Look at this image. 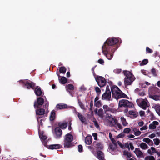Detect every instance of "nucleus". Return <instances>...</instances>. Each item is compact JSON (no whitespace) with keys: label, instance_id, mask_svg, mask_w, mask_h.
<instances>
[{"label":"nucleus","instance_id":"1","mask_svg":"<svg viewBox=\"0 0 160 160\" xmlns=\"http://www.w3.org/2000/svg\"><path fill=\"white\" fill-rule=\"evenodd\" d=\"M105 122L107 123V125L113 127L118 130H119L122 128L121 125L111 115L106 117Z\"/></svg>","mask_w":160,"mask_h":160},{"label":"nucleus","instance_id":"2","mask_svg":"<svg viewBox=\"0 0 160 160\" xmlns=\"http://www.w3.org/2000/svg\"><path fill=\"white\" fill-rule=\"evenodd\" d=\"M117 48L116 47L114 46L112 48H108L107 46H103L102 51L107 59L109 60H111L113 56V53Z\"/></svg>","mask_w":160,"mask_h":160},{"label":"nucleus","instance_id":"3","mask_svg":"<svg viewBox=\"0 0 160 160\" xmlns=\"http://www.w3.org/2000/svg\"><path fill=\"white\" fill-rule=\"evenodd\" d=\"M123 73L124 75L125 76L124 78L125 86L131 85L135 80V77L131 72L128 71H123Z\"/></svg>","mask_w":160,"mask_h":160},{"label":"nucleus","instance_id":"4","mask_svg":"<svg viewBox=\"0 0 160 160\" xmlns=\"http://www.w3.org/2000/svg\"><path fill=\"white\" fill-rule=\"evenodd\" d=\"M112 96L116 99L122 98H127V96L123 93L117 86H115L111 89Z\"/></svg>","mask_w":160,"mask_h":160},{"label":"nucleus","instance_id":"5","mask_svg":"<svg viewBox=\"0 0 160 160\" xmlns=\"http://www.w3.org/2000/svg\"><path fill=\"white\" fill-rule=\"evenodd\" d=\"M73 137L70 133L67 134L64 137V146L66 147H69L71 146V142L73 141Z\"/></svg>","mask_w":160,"mask_h":160},{"label":"nucleus","instance_id":"6","mask_svg":"<svg viewBox=\"0 0 160 160\" xmlns=\"http://www.w3.org/2000/svg\"><path fill=\"white\" fill-rule=\"evenodd\" d=\"M119 42V40L115 38H109L107 39L103 46H107L108 48H112L110 46L113 45Z\"/></svg>","mask_w":160,"mask_h":160},{"label":"nucleus","instance_id":"7","mask_svg":"<svg viewBox=\"0 0 160 160\" xmlns=\"http://www.w3.org/2000/svg\"><path fill=\"white\" fill-rule=\"evenodd\" d=\"M136 102L138 105L143 109L148 107V102L146 99L139 98L137 100Z\"/></svg>","mask_w":160,"mask_h":160},{"label":"nucleus","instance_id":"8","mask_svg":"<svg viewBox=\"0 0 160 160\" xmlns=\"http://www.w3.org/2000/svg\"><path fill=\"white\" fill-rule=\"evenodd\" d=\"M95 78L99 86L102 87L105 85L106 83V80L103 77L101 76H98L97 77L95 76Z\"/></svg>","mask_w":160,"mask_h":160},{"label":"nucleus","instance_id":"9","mask_svg":"<svg viewBox=\"0 0 160 160\" xmlns=\"http://www.w3.org/2000/svg\"><path fill=\"white\" fill-rule=\"evenodd\" d=\"M107 86L106 90L105 92L102 94V98L103 100H109L111 98V92Z\"/></svg>","mask_w":160,"mask_h":160},{"label":"nucleus","instance_id":"10","mask_svg":"<svg viewBox=\"0 0 160 160\" xmlns=\"http://www.w3.org/2000/svg\"><path fill=\"white\" fill-rule=\"evenodd\" d=\"M131 104L126 99H122L119 102V107H130Z\"/></svg>","mask_w":160,"mask_h":160},{"label":"nucleus","instance_id":"11","mask_svg":"<svg viewBox=\"0 0 160 160\" xmlns=\"http://www.w3.org/2000/svg\"><path fill=\"white\" fill-rule=\"evenodd\" d=\"M44 103V100L42 98H37V100L34 103V107L35 109L40 107Z\"/></svg>","mask_w":160,"mask_h":160},{"label":"nucleus","instance_id":"12","mask_svg":"<svg viewBox=\"0 0 160 160\" xmlns=\"http://www.w3.org/2000/svg\"><path fill=\"white\" fill-rule=\"evenodd\" d=\"M73 113L78 117L79 120L82 122H85L86 121V118L81 113L77 111L75 108H74Z\"/></svg>","mask_w":160,"mask_h":160},{"label":"nucleus","instance_id":"13","mask_svg":"<svg viewBox=\"0 0 160 160\" xmlns=\"http://www.w3.org/2000/svg\"><path fill=\"white\" fill-rule=\"evenodd\" d=\"M23 82L27 86V88L28 89H30V88L33 89L35 86L34 83L29 80H25Z\"/></svg>","mask_w":160,"mask_h":160},{"label":"nucleus","instance_id":"14","mask_svg":"<svg viewBox=\"0 0 160 160\" xmlns=\"http://www.w3.org/2000/svg\"><path fill=\"white\" fill-rule=\"evenodd\" d=\"M39 135L42 143L44 146H45L46 144L47 137L44 134L43 131L41 132L39 131Z\"/></svg>","mask_w":160,"mask_h":160},{"label":"nucleus","instance_id":"15","mask_svg":"<svg viewBox=\"0 0 160 160\" xmlns=\"http://www.w3.org/2000/svg\"><path fill=\"white\" fill-rule=\"evenodd\" d=\"M117 145L114 143L111 144L109 146V152L112 154H115L116 151Z\"/></svg>","mask_w":160,"mask_h":160},{"label":"nucleus","instance_id":"16","mask_svg":"<svg viewBox=\"0 0 160 160\" xmlns=\"http://www.w3.org/2000/svg\"><path fill=\"white\" fill-rule=\"evenodd\" d=\"M55 132L56 138H59L62 134V132L61 128L59 127L56 128Z\"/></svg>","mask_w":160,"mask_h":160},{"label":"nucleus","instance_id":"17","mask_svg":"<svg viewBox=\"0 0 160 160\" xmlns=\"http://www.w3.org/2000/svg\"><path fill=\"white\" fill-rule=\"evenodd\" d=\"M134 152L138 157L141 158L144 157L143 153L141 151L139 148H136Z\"/></svg>","mask_w":160,"mask_h":160},{"label":"nucleus","instance_id":"18","mask_svg":"<svg viewBox=\"0 0 160 160\" xmlns=\"http://www.w3.org/2000/svg\"><path fill=\"white\" fill-rule=\"evenodd\" d=\"M159 122L157 121H153L152 123H150L149 126L150 129H153L156 128L157 126L159 125Z\"/></svg>","mask_w":160,"mask_h":160},{"label":"nucleus","instance_id":"19","mask_svg":"<svg viewBox=\"0 0 160 160\" xmlns=\"http://www.w3.org/2000/svg\"><path fill=\"white\" fill-rule=\"evenodd\" d=\"M47 147L51 149H58L60 148V145L58 144H52L48 145Z\"/></svg>","mask_w":160,"mask_h":160},{"label":"nucleus","instance_id":"20","mask_svg":"<svg viewBox=\"0 0 160 160\" xmlns=\"http://www.w3.org/2000/svg\"><path fill=\"white\" fill-rule=\"evenodd\" d=\"M97 158L100 160H104L103 153L101 151H98L97 152Z\"/></svg>","mask_w":160,"mask_h":160},{"label":"nucleus","instance_id":"21","mask_svg":"<svg viewBox=\"0 0 160 160\" xmlns=\"http://www.w3.org/2000/svg\"><path fill=\"white\" fill-rule=\"evenodd\" d=\"M92 142V137L91 135L88 136L85 138V142L87 144L89 145Z\"/></svg>","mask_w":160,"mask_h":160},{"label":"nucleus","instance_id":"22","mask_svg":"<svg viewBox=\"0 0 160 160\" xmlns=\"http://www.w3.org/2000/svg\"><path fill=\"white\" fill-rule=\"evenodd\" d=\"M56 108H57L61 109L64 108H69L70 107L68 106L67 104H59L57 105Z\"/></svg>","mask_w":160,"mask_h":160},{"label":"nucleus","instance_id":"23","mask_svg":"<svg viewBox=\"0 0 160 160\" xmlns=\"http://www.w3.org/2000/svg\"><path fill=\"white\" fill-rule=\"evenodd\" d=\"M56 118L55 111L53 110H52L51 113L49 117V119L51 121H52L54 120Z\"/></svg>","mask_w":160,"mask_h":160},{"label":"nucleus","instance_id":"24","mask_svg":"<svg viewBox=\"0 0 160 160\" xmlns=\"http://www.w3.org/2000/svg\"><path fill=\"white\" fill-rule=\"evenodd\" d=\"M157 114L160 116V105L155 104L153 106Z\"/></svg>","mask_w":160,"mask_h":160},{"label":"nucleus","instance_id":"25","mask_svg":"<svg viewBox=\"0 0 160 160\" xmlns=\"http://www.w3.org/2000/svg\"><path fill=\"white\" fill-rule=\"evenodd\" d=\"M129 117L132 118H134L137 117L138 115V113L133 111H129Z\"/></svg>","mask_w":160,"mask_h":160},{"label":"nucleus","instance_id":"26","mask_svg":"<svg viewBox=\"0 0 160 160\" xmlns=\"http://www.w3.org/2000/svg\"><path fill=\"white\" fill-rule=\"evenodd\" d=\"M34 91L36 95L40 96L42 95V92L41 90L38 87H37L35 88Z\"/></svg>","mask_w":160,"mask_h":160},{"label":"nucleus","instance_id":"27","mask_svg":"<svg viewBox=\"0 0 160 160\" xmlns=\"http://www.w3.org/2000/svg\"><path fill=\"white\" fill-rule=\"evenodd\" d=\"M149 97L153 99L158 101L160 100V96L156 95H149Z\"/></svg>","mask_w":160,"mask_h":160},{"label":"nucleus","instance_id":"28","mask_svg":"<svg viewBox=\"0 0 160 160\" xmlns=\"http://www.w3.org/2000/svg\"><path fill=\"white\" fill-rule=\"evenodd\" d=\"M36 113L37 115H41L44 114L45 110L41 108L36 110Z\"/></svg>","mask_w":160,"mask_h":160},{"label":"nucleus","instance_id":"29","mask_svg":"<svg viewBox=\"0 0 160 160\" xmlns=\"http://www.w3.org/2000/svg\"><path fill=\"white\" fill-rule=\"evenodd\" d=\"M143 141L147 143L149 145H152L153 144L152 141L148 138H143Z\"/></svg>","mask_w":160,"mask_h":160},{"label":"nucleus","instance_id":"30","mask_svg":"<svg viewBox=\"0 0 160 160\" xmlns=\"http://www.w3.org/2000/svg\"><path fill=\"white\" fill-rule=\"evenodd\" d=\"M121 121L122 123L123 126H126L128 123L126 121V119H125L123 117H122L120 118Z\"/></svg>","mask_w":160,"mask_h":160},{"label":"nucleus","instance_id":"31","mask_svg":"<svg viewBox=\"0 0 160 160\" xmlns=\"http://www.w3.org/2000/svg\"><path fill=\"white\" fill-rule=\"evenodd\" d=\"M97 114L100 117L104 119V117L103 116V110L102 109L100 108L99 109Z\"/></svg>","mask_w":160,"mask_h":160},{"label":"nucleus","instance_id":"32","mask_svg":"<svg viewBox=\"0 0 160 160\" xmlns=\"http://www.w3.org/2000/svg\"><path fill=\"white\" fill-rule=\"evenodd\" d=\"M139 146L142 149L144 150L148 148V147L147 144L144 142H142L139 145Z\"/></svg>","mask_w":160,"mask_h":160},{"label":"nucleus","instance_id":"33","mask_svg":"<svg viewBox=\"0 0 160 160\" xmlns=\"http://www.w3.org/2000/svg\"><path fill=\"white\" fill-rule=\"evenodd\" d=\"M133 131L134 132V135L136 136L140 135L141 133V132L139 130L137 129L136 128H134Z\"/></svg>","mask_w":160,"mask_h":160},{"label":"nucleus","instance_id":"34","mask_svg":"<svg viewBox=\"0 0 160 160\" xmlns=\"http://www.w3.org/2000/svg\"><path fill=\"white\" fill-rule=\"evenodd\" d=\"M66 88L67 90H73L74 89V86L71 84H69L66 85Z\"/></svg>","mask_w":160,"mask_h":160},{"label":"nucleus","instance_id":"35","mask_svg":"<svg viewBox=\"0 0 160 160\" xmlns=\"http://www.w3.org/2000/svg\"><path fill=\"white\" fill-rule=\"evenodd\" d=\"M144 160H155V158L152 155L146 156L144 158Z\"/></svg>","mask_w":160,"mask_h":160},{"label":"nucleus","instance_id":"36","mask_svg":"<svg viewBox=\"0 0 160 160\" xmlns=\"http://www.w3.org/2000/svg\"><path fill=\"white\" fill-rule=\"evenodd\" d=\"M118 144L122 148H124L125 147L127 148H129V144L128 142H126L125 143L124 145H122L120 142H118Z\"/></svg>","mask_w":160,"mask_h":160},{"label":"nucleus","instance_id":"37","mask_svg":"<svg viewBox=\"0 0 160 160\" xmlns=\"http://www.w3.org/2000/svg\"><path fill=\"white\" fill-rule=\"evenodd\" d=\"M60 82L62 84H64L67 82V79L66 78L64 77H62L60 80L59 79Z\"/></svg>","mask_w":160,"mask_h":160},{"label":"nucleus","instance_id":"38","mask_svg":"<svg viewBox=\"0 0 160 160\" xmlns=\"http://www.w3.org/2000/svg\"><path fill=\"white\" fill-rule=\"evenodd\" d=\"M153 141L154 144L156 146L159 145L160 143V140L158 138H155L153 139Z\"/></svg>","mask_w":160,"mask_h":160},{"label":"nucleus","instance_id":"39","mask_svg":"<svg viewBox=\"0 0 160 160\" xmlns=\"http://www.w3.org/2000/svg\"><path fill=\"white\" fill-rule=\"evenodd\" d=\"M103 108L105 112L110 111L111 110V108L106 105H104L103 106Z\"/></svg>","mask_w":160,"mask_h":160},{"label":"nucleus","instance_id":"40","mask_svg":"<svg viewBox=\"0 0 160 160\" xmlns=\"http://www.w3.org/2000/svg\"><path fill=\"white\" fill-rule=\"evenodd\" d=\"M59 126L62 129H65L67 127V123H62L59 124Z\"/></svg>","mask_w":160,"mask_h":160},{"label":"nucleus","instance_id":"41","mask_svg":"<svg viewBox=\"0 0 160 160\" xmlns=\"http://www.w3.org/2000/svg\"><path fill=\"white\" fill-rule=\"evenodd\" d=\"M66 71V68L64 67H62L60 68L59 71L60 73H65Z\"/></svg>","mask_w":160,"mask_h":160},{"label":"nucleus","instance_id":"42","mask_svg":"<svg viewBox=\"0 0 160 160\" xmlns=\"http://www.w3.org/2000/svg\"><path fill=\"white\" fill-rule=\"evenodd\" d=\"M131 131V129L129 128H126L124 129L123 132L124 133L128 134Z\"/></svg>","mask_w":160,"mask_h":160},{"label":"nucleus","instance_id":"43","mask_svg":"<svg viewBox=\"0 0 160 160\" xmlns=\"http://www.w3.org/2000/svg\"><path fill=\"white\" fill-rule=\"evenodd\" d=\"M148 62V59H145L143 60L142 62L140 63V66H143L146 64Z\"/></svg>","mask_w":160,"mask_h":160},{"label":"nucleus","instance_id":"44","mask_svg":"<svg viewBox=\"0 0 160 160\" xmlns=\"http://www.w3.org/2000/svg\"><path fill=\"white\" fill-rule=\"evenodd\" d=\"M95 105L97 107H99L101 105V102L100 101H99L95 102Z\"/></svg>","mask_w":160,"mask_h":160},{"label":"nucleus","instance_id":"45","mask_svg":"<svg viewBox=\"0 0 160 160\" xmlns=\"http://www.w3.org/2000/svg\"><path fill=\"white\" fill-rule=\"evenodd\" d=\"M150 148L152 150V155H153V154L155 153L157 151L155 148L153 147H151Z\"/></svg>","mask_w":160,"mask_h":160},{"label":"nucleus","instance_id":"46","mask_svg":"<svg viewBox=\"0 0 160 160\" xmlns=\"http://www.w3.org/2000/svg\"><path fill=\"white\" fill-rule=\"evenodd\" d=\"M78 104L80 107L82 109H85V107L83 104L82 103V102L79 101H78Z\"/></svg>","mask_w":160,"mask_h":160},{"label":"nucleus","instance_id":"47","mask_svg":"<svg viewBox=\"0 0 160 160\" xmlns=\"http://www.w3.org/2000/svg\"><path fill=\"white\" fill-rule=\"evenodd\" d=\"M148 128L147 125H145L143 126L140 129L141 131H143L144 130H146Z\"/></svg>","mask_w":160,"mask_h":160},{"label":"nucleus","instance_id":"48","mask_svg":"<svg viewBox=\"0 0 160 160\" xmlns=\"http://www.w3.org/2000/svg\"><path fill=\"white\" fill-rule=\"evenodd\" d=\"M115 73L119 74L121 72V69H117L114 70Z\"/></svg>","mask_w":160,"mask_h":160},{"label":"nucleus","instance_id":"49","mask_svg":"<svg viewBox=\"0 0 160 160\" xmlns=\"http://www.w3.org/2000/svg\"><path fill=\"white\" fill-rule=\"evenodd\" d=\"M95 90L96 92L98 94H99L101 90L98 87H96L95 88Z\"/></svg>","mask_w":160,"mask_h":160},{"label":"nucleus","instance_id":"50","mask_svg":"<svg viewBox=\"0 0 160 160\" xmlns=\"http://www.w3.org/2000/svg\"><path fill=\"white\" fill-rule=\"evenodd\" d=\"M81 91L82 92L86 90L85 87L83 85L81 86L79 88Z\"/></svg>","mask_w":160,"mask_h":160},{"label":"nucleus","instance_id":"51","mask_svg":"<svg viewBox=\"0 0 160 160\" xmlns=\"http://www.w3.org/2000/svg\"><path fill=\"white\" fill-rule=\"evenodd\" d=\"M146 50L147 52L149 53H152L153 52L152 50L148 47H147Z\"/></svg>","mask_w":160,"mask_h":160},{"label":"nucleus","instance_id":"52","mask_svg":"<svg viewBox=\"0 0 160 160\" xmlns=\"http://www.w3.org/2000/svg\"><path fill=\"white\" fill-rule=\"evenodd\" d=\"M78 151L79 152H81L82 151V147L81 145H79L78 146Z\"/></svg>","mask_w":160,"mask_h":160},{"label":"nucleus","instance_id":"53","mask_svg":"<svg viewBox=\"0 0 160 160\" xmlns=\"http://www.w3.org/2000/svg\"><path fill=\"white\" fill-rule=\"evenodd\" d=\"M151 72L152 75L155 76H156L157 74L156 73V70L154 69H152L151 70Z\"/></svg>","mask_w":160,"mask_h":160},{"label":"nucleus","instance_id":"54","mask_svg":"<svg viewBox=\"0 0 160 160\" xmlns=\"http://www.w3.org/2000/svg\"><path fill=\"white\" fill-rule=\"evenodd\" d=\"M92 136L94 138V139L96 140L97 139V134L96 133H93L92 134Z\"/></svg>","mask_w":160,"mask_h":160},{"label":"nucleus","instance_id":"55","mask_svg":"<svg viewBox=\"0 0 160 160\" xmlns=\"http://www.w3.org/2000/svg\"><path fill=\"white\" fill-rule=\"evenodd\" d=\"M124 135L123 133H121L118 135L117 137V138H122L124 137Z\"/></svg>","mask_w":160,"mask_h":160},{"label":"nucleus","instance_id":"56","mask_svg":"<svg viewBox=\"0 0 160 160\" xmlns=\"http://www.w3.org/2000/svg\"><path fill=\"white\" fill-rule=\"evenodd\" d=\"M139 114L140 116L142 117L144 116L145 112L144 111H141L139 112Z\"/></svg>","mask_w":160,"mask_h":160},{"label":"nucleus","instance_id":"57","mask_svg":"<svg viewBox=\"0 0 160 160\" xmlns=\"http://www.w3.org/2000/svg\"><path fill=\"white\" fill-rule=\"evenodd\" d=\"M98 62L100 64H103L104 62L102 59H100L98 60Z\"/></svg>","mask_w":160,"mask_h":160},{"label":"nucleus","instance_id":"58","mask_svg":"<svg viewBox=\"0 0 160 160\" xmlns=\"http://www.w3.org/2000/svg\"><path fill=\"white\" fill-rule=\"evenodd\" d=\"M130 148L132 150H133L134 149V146L133 145V144L132 143H130L129 144V148Z\"/></svg>","mask_w":160,"mask_h":160},{"label":"nucleus","instance_id":"59","mask_svg":"<svg viewBox=\"0 0 160 160\" xmlns=\"http://www.w3.org/2000/svg\"><path fill=\"white\" fill-rule=\"evenodd\" d=\"M156 136L155 134L154 133H152L151 134H150L148 137L151 138H153L155 137Z\"/></svg>","mask_w":160,"mask_h":160},{"label":"nucleus","instance_id":"60","mask_svg":"<svg viewBox=\"0 0 160 160\" xmlns=\"http://www.w3.org/2000/svg\"><path fill=\"white\" fill-rule=\"evenodd\" d=\"M138 94L140 96H143L145 95V93L143 91L140 92H138Z\"/></svg>","mask_w":160,"mask_h":160},{"label":"nucleus","instance_id":"61","mask_svg":"<svg viewBox=\"0 0 160 160\" xmlns=\"http://www.w3.org/2000/svg\"><path fill=\"white\" fill-rule=\"evenodd\" d=\"M141 72L142 73H143L144 75H147V72L146 71L144 70H141Z\"/></svg>","mask_w":160,"mask_h":160},{"label":"nucleus","instance_id":"62","mask_svg":"<svg viewBox=\"0 0 160 160\" xmlns=\"http://www.w3.org/2000/svg\"><path fill=\"white\" fill-rule=\"evenodd\" d=\"M138 124L140 126H142L144 124V122L143 121H141L138 123Z\"/></svg>","mask_w":160,"mask_h":160},{"label":"nucleus","instance_id":"63","mask_svg":"<svg viewBox=\"0 0 160 160\" xmlns=\"http://www.w3.org/2000/svg\"><path fill=\"white\" fill-rule=\"evenodd\" d=\"M127 137L128 138H133L135 137V136L134 135L131 134L128 135L127 136Z\"/></svg>","mask_w":160,"mask_h":160},{"label":"nucleus","instance_id":"64","mask_svg":"<svg viewBox=\"0 0 160 160\" xmlns=\"http://www.w3.org/2000/svg\"><path fill=\"white\" fill-rule=\"evenodd\" d=\"M147 152L148 154L150 155H152V150H151V148L148 150Z\"/></svg>","mask_w":160,"mask_h":160}]
</instances>
